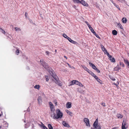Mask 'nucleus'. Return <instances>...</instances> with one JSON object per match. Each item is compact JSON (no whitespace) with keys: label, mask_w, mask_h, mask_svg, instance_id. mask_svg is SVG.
Returning a JSON list of instances; mask_svg holds the SVG:
<instances>
[{"label":"nucleus","mask_w":129,"mask_h":129,"mask_svg":"<svg viewBox=\"0 0 129 129\" xmlns=\"http://www.w3.org/2000/svg\"><path fill=\"white\" fill-rule=\"evenodd\" d=\"M57 52V50H56V49L55 50V52Z\"/></svg>","instance_id":"13d9d810"},{"label":"nucleus","mask_w":129,"mask_h":129,"mask_svg":"<svg viewBox=\"0 0 129 129\" xmlns=\"http://www.w3.org/2000/svg\"><path fill=\"white\" fill-rule=\"evenodd\" d=\"M54 103L55 104V106H57V102H56V101H54Z\"/></svg>","instance_id":"de8ad7c7"},{"label":"nucleus","mask_w":129,"mask_h":129,"mask_svg":"<svg viewBox=\"0 0 129 129\" xmlns=\"http://www.w3.org/2000/svg\"><path fill=\"white\" fill-rule=\"evenodd\" d=\"M79 82L77 80H75V84L76 85H78V83H79Z\"/></svg>","instance_id":"c03bdc74"},{"label":"nucleus","mask_w":129,"mask_h":129,"mask_svg":"<svg viewBox=\"0 0 129 129\" xmlns=\"http://www.w3.org/2000/svg\"><path fill=\"white\" fill-rule=\"evenodd\" d=\"M101 46L102 51L104 52L105 54L106 53V52L107 54V52H107V50L105 49V48L103 45H101Z\"/></svg>","instance_id":"1a4fd4ad"},{"label":"nucleus","mask_w":129,"mask_h":129,"mask_svg":"<svg viewBox=\"0 0 129 129\" xmlns=\"http://www.w3.org/2000/svg\"><path fill=\"white\" fill-rule=\"evenodd\" d=\"M98 119H96L95 121L94 122V123L93 124V127L95 126H97L99 124H98Z\"/></svg>","instance_id":"4468645a"},{"label":"nucleus","mask_w":129,"mask_h":129,"mask_svg":"<svg viewBox=\"0 0 129 129\" xmlns=\"http://www.w3.org/2000/svg\"><path fill=\"white\" fill-rule=\"evenodd\" d=\"M93 34H94L95 35V36L96 37H97V38H99V39L100 38V37L99 36L98 34H97L95 32V34L94 33Z\"/></svg>","instance_id":"ea45409f"},{"label":"nucleus","mask_w":129,"mask_h":129,"mask_svg":"<svg viewBox=\"0 0 129 129\" xmlns=\"http://www.w3.org/2000/svg\"><path fill=\"white\" fill-rule=\"evenodd\" d=\"M95 129H101V126L98 125L93 127Z\"/></svg>","instance_id":"6ab92c4d"},{"label":"nucleus","mask_w":129,"mask_h":129,"mask_svg":"<svg viewBox=\"0 0 129 129\" xmlns=\"http://www.w3.org/2000/svg\"><path fill=\"white\" fill-rule=\"evenodd\" d=\"M84 121L86 124V125L87 126H90V125L89 123V121L88 119L87 118H84L83 119Z\"/></svg>","instance_id":"423d86ee"},{"label":"nucleus","mask_w":129,"mask_h":129,"mask_svg":"<svg viewBox=\"0 0 129 129\" xmlns=\"http://www.w3.org/2000/svg\"><path fill=\"white\" fill-rule=\"evenodd\" d=\"M110 61L113 62H115V60L114 58L113 57L112 59H110Z\"/></svg>","instance_id":"72a5a7b5"},{"label":"nucleus","mask_w":129,"mask_h":129,"mask_svg":"<svg viewBox=\"0 0 129 129\" xmlns=\"http://www.w3.org/2000/svg\"><path fill=\"white\" fill-rule=\"evenodd\" d=\"M124 61L125 63L127 65V66H128L129 68V62L127 60L125 59H124Z\"/></svg>","instance_id":"f3484780"},{"label":"nucleus","mask_w":129,"mask_h":129,"mask_svg":"<svg viewBox=\"0 0 129 129\" xmlns=\"http://www.w3.org/2000/svg\"><path fill=\"white\" fill-rule=\"evenodd\" d=\"M15 30L16 31L19 30V31H21V29L19 28H18L17 27H15Z\"/></svg>","instance_id":"4c0bfd02"},{"label":"nucleus","mask_w":129,"mask_h":129,"mask_svg":"<svg viewBox=\"0 0 129 129\" xmlns=\"http://www.w3.org/2000/svg\"><path fill=\"white\" fill-rule=\"evenodd\" d=\"M108 57H109V60H110V59H112V56L110 55L108 52H107V54Z\"/></svg>","instance_id":"7c9ffc66"},{"label":"nucleus","mask_w":129,"mask_h":129,"mask_svg":"<svg viewBox=\"0 0 129 129\" xmlns=\"http://www.w3.org/2000/svg\"><path fill=\"white\" fill-rule=\"evenodd\" d=\"M117 25L118 27L122 29L123 28L122 25L120 23H118L117 24Z\"/></svg>","instance_id":"a878e982"},{"label":"nucleus","mask_w":129,"mask_h":129,"mask_svg":"<svg viewBox=\"0 0 129 129\" xmlns=\"http://www.w3.org/2000/svg\"><path fill=\"white\" fill-rule=\"evenodd\" d=\"M56 114L55 113H54L53 118L54 119H58L61 118L62 117V113L59 109H57L56 110Z\"/></svg>","instance_id":"f257e3e1"},{"label":"nucleus","mask_w":129,"mask_h":129,"mask_svg":"<svg viewBox=\"0 0 129 129\" xmlns=\"http://www.w3.org/2000/svg\"><path fill=\"white\" fill-rule=\"evenodd\" d=\"M1 128V127H0V129Z\"/></svg>","instance_id":"680f3d73"},{"label":"nucleus","mask_w":129,"mask_h":129,"mask_svg":"<svg viewBox=\"0 0 129 129\" xmlns=\"http://www.w3.org/2000/svg\"><path fill=\"white\" fill-rule=\"evenodd\" d=\"M66 107L68 108H70L71 107V102H68L66 105Z\"/></svg>","instance_id":"ddd939ff"},{"label":"nucleus","mask_w":129,"mask_h":129,"mask_svg":"<svg viewBox=\"0 0 129 129\" xmlns=\"http://www.w3.org/2000/svg\"><path fill=\"white\" fill-rule=\"evenodd\" d=\"M89 28L92 33H93V34H95V32L94 31L93 29L91 26H90V27Z\"/></svg>","instance_id":"393cba45"},{"label":"nucleus","mask_w":129,"mask_h":129,"mask_svg":"<svg viewBox=\"0 0 129 129\" xmlns=\"http://www.w3.org/2000/svg\"><path fill=\"white\" fill-rule=\"evenodd\" d=\"M0 29L2 30L1 32H2V33L3 34H5L6 32L2 28H0Z\"/></svg>","instance_id":"58836bf2"},{"label":"nucleus","mask_w":129,"mask_h":129,"mask_svg":"<svg viewBox=\"0 0 129 129\" xmlns=\"http://www.w3.org/2000/svg\"><path fill=\"white\" fill-rule=\"evenodd\" d=\"M93 77H94L96 80L98 78V77L95 75Z\"/></svg>","instance_id":"09e8293b"},{"label":"nucleus","mask_w":129,"mask_h":129,"mask_svg":"<svg viewBox=\"0 0 129 129\" xmlns=\"http://www.w3.org/2000/svg\"><path fill=\"white\" fill-rule=\"evenodd\" d=\"M89 64L90 65V66L92 67V68L94 70H95L97 68L91 62H89Z\"/></svg>","instance_id":"9d476101"},{"label":"nucleus","mask_w":129,"mask_h":129,"mask_svg":"<svg viewBox=\"0 0 129 129\" xmlns=\"http://www.w3.org/2000/svg\"><path fill=\"white\" fill-rule=\"evenodd\" d=\"M66 112L70 116H73L72 113V112L69 111L68 110H66Z\"/></svg>","instance_id":"2eb2a0df"},{"label":"nucleus","mask_w":129,"mask_h":129,"mask_svg":"<svg viewBox=\"0 0 129 129\" xmlns=\"http://www.w3.org/2000/svg\"><path fill=\"white\" fill-rule=\"evenodd\" d=\"M49 104L51 112L54 113L55 110L54 106L50 102H49Z\"/></svg>","instance_id":"20e7f679"},{"label":"nucleus","mask_w":129,"mask_h":129,"mask_svg":"<svg viewBox=\"0 0 129 129\" xmlns=\"http://www.w3.org/2000/svg\"><path fill=\"white\" fill-rule=\"evenodd\" d=\"M40 62L41 65L45 69L48 71L50 70V69L49 68L48 65L47 63L44 62V60H40Z\"/></svg>","instance_id":"7ed1b4c3"},{"label":"nucleus","mask_w":129,"mask_h":129,"mask_svg":"<svg viewBox=\"0 0 129 129\" xmlns=\"http://www.w3.org/2000/svg\"><path fill=\"white\" fill-rule=\"evenodd\" d=\"M111 79L113 81H115V79L114 78H111Z\"/></svg>","instance_id":"603ef678"},{"label":"nucleus","mask_w":129,"mask_h":129,"mask_svg":"<svg viewBox=\"0 0 129 129\" xmlns=\"http://www.w3.org/2000/svg\"><path fill=\"white\" fill-rule=\"evenodd\" d=\"M111 2L113 4V3H114L113 1L112 0H111Z\"/></svg>","instance_id":"4d7b16f0"},{"label":"nucleus","mask_w":129,"mask_h":129,"mask_svg":"<svg viewBox=\"0 0 129 129\" xmlns=\"http://www.w3.org/2000/svg\"><path fill=\"white\" fill-rule=\"evenodd\" d=\"M128 127V125L126 121L123 120L122 125V129H126Z\"/></svg>","instance_id":"39448f33"},{"label":"nucleus","mask_w":129,"mask_h":129,"mask_svg":"<svg viewBox=\"0 0 129 129\" xmlns=\"http://www.w3.org/2000/svg\"><path fill=\"white\" fill-rule=\"evenodd\" d=\"M88 73H89L93 77L95 75L93 73V72L90 71H89L88 72Z\"/></svg>","instance_id":"2f4dec72"},{"label":"nucleus","mask_w":129,"mask_h":129,"mask_svg":"<svg viewBox=\"0 0 129 129\" xmlns=\"http://www.w3.org/2000/svg\"><path fill=\"white\" fill-rule=\"evenodd\" d=\"M101 105H102L104 107H105L106 106L105 104L104 103H102Z\"/></svg>","instance_id":"8fccbe9b"},{"label":"nucleus","mask_w":129,"mask_h":129,"mask_svg":"<svg viewBox=\"0 0 129 129\" xmlns=\"http://www.w3.org/2000/svg\"><path fill=\"white\" fill-rule=\"evenodd\" d=\"M46 81H48L49 80V79L48 78H47L46 77Z\"/></svg>","instance_id":"864d4df0"},{"label":"nucleus","mask_w":129,"mask_h":129,"mask_svg":"<svg viewBox=\"0 0 129 129\" xmlns=\"http://www.w3.org/2000/svg\"><path fill=\"white\" fill-rule=\"evenodd\" d=\"M38 103L39 104H40V103L42 102L41 97V96H39L38 99Z\"/></svg>","instance_id":"dca6fc26"},{"label":"nucleus","mask_w":129,"mask_h":129,"mask_svg":"<svg viewBox=\"0 0 129 129\" xmlns=\"http://www.w3.org/2000/svg\"><path fill=\"white\" fill-rule=\"evenodd\" d=\"M68 39L70 42L74 44H76V43H77V42H76L70 38L69 37L68 38Z\"/></svg>","instance_id":"9b49d317"},{"label":"nucleus","mask_w":129,"mask_h":129,"mask_svg":"<svg viewBox=\"0 0 129 129\" xmlns=\"http://www.w3.org/2000/svg\"><path fill=\"white\" fill-rule=\"evenodd\" d=\"M19 53V50L18 49H17L16 51V53L17 55H18Z\"/></svg>","instance_id":"37998d69"},{"label":"nucleus","mask_w":129,"mask_h":129,"mask_svg":"<svg viewBox=\"0 0 129 129\" xmlns=\"http://www.w3.org/2000/svg\"><path fill=\"white\" fill-rule=\"evenodd\" d=\"M48 126L49 129H53V128L50 124H48Z\"/></svg>","instance_id":"473e14b6"},{"label":"nucleus","mask_w":129,"mask_h":129,"mask_svg":"<svg viewBox=\"0 0 129 129\" xmlns=\"http://www.w3.org/2000/svg\"><path fill=\"white\" fill-rule=\"evenodd\" d=\"M79 3H80L83 5L84 6H87L88 5L85 2V1L84 0L81 1H80Z\"/></svg>","instance_id":"6e6552de"},{"label":"nucleus","mask_w":129,"mask_h":129,"mask_svg":"<svg viewBox=\"0 0 129 129\" xmlns=\"http://www.w3.org/2000/svg\"><path fill=\"white\" fill-rule=\"evenodd\" d=\"M96 80L100 84H102V81L100 80L99 78H98Z\"/></svg>","instance_id":"c85d7f7f"},{"label":"nucleus","mask_w":129,"mask_h":129,"mask_svg":"<svg viewBox=\"0 0 129 129\" xmlns=\"http://www.w3.org/2000/svg\"><path fill=\"white\" fill-rule=\"evenodd\" d=\"M64 58H66V59H67V58L66 56H64Z\"/></svg>","instance_id":"6e6d98bb"},{"label":"nucleus","mask_w":129,"mask_h":129,"mask_svg":"<svg viewBox=\"0 0 129 129\" xmlns=\"http://www.w3.org/2000/svg\"><path fill=\"white\" fill-rule=\"evenodd\" d=\"M82 67L85 70L87 71L88 73L90 71L86 67L84 66H82Z\"/></svg>","instance_id":"aec40b11"},{"label":"nucleus","mask_w":129,"mask_h":129,"mask_svg":"<svg viewBox=\"0 0 129 129\" xmlns=\"http://www.w3.org/2000/svg\"><path fill=\"white\" fill-rule=\"evenodd\" d=\"M52 76L55 80V83L57 84L58 86H62L61 82L60 81L57 75H54L53 74V75H52Z\"/></svg>","instance_id":"f03ea898"},{"label":"nucleus","mask_w":129,"mask_h":129,"mask_svg":"<svg viewBox=\"0 0 129 129\" xmlns=\"http://www.w3.org/2000/svg\"><path fill=\"white\" fill-rule=\"evenodd\" d=\"M27 13L26 12H25V17L27 18Z\"/></svg>","instance_id":"3c124183"},{"label":"nucleus","mask_w":129,"mask_h":129,"mask_svg":"<svg viewBox=\"0 0 129 129\" xmlns=\"http://www.w3.org/2000/svg\"><path fill=\"white\" fill-rule=\"evenodd\" d=\"M122 21L123 23H125L126 22L127 20L126 18H123L122 19Z\"/></svg>","instance_id":"a211bd4d"},{"label":"nucleus","mask_w":129,"mask_h":129,"mask_svg":"<svg viewBox=\"0 0 129 129\" xmlns=\"http://www.w3.org/2000/svg\"><path fill=\"white\" fill-rule=\"evenodd\" d=\"M62 124L64 126L67 127H70V125L67 123H66V121H63L62 122Z\"/></svg>","instance_id":"0eeeda50"},{"label":"nucleus","mask_w":129,"mask_h":129,"mask_svg":"<svg viewBox=\"0 0 129 129\" xmlns=\"http://www.w3.org/2000/svg\"><path fill=\"white\" fill-rule=\"evenodd\" d=\"M75 84V80H74L71 81L70 83V86L72 85H74Z\"/></svg>","instance_id":"b1692460"},{"label":"nucleus","mask_w":129,"mask_h":129,"mask_svg":"<svg viewBox=\"0 0 129 129\" xmlns=\"http://www.w3.org/2000/svg\"><path fill=\"white\" fill-rule=\"evenodd\" d=\"M63 36L65 38L67 39H68V38H69L68 36H67L66 34H63Z\"/></svg>","instance_id":"e433bc0d"},{"label":"nucleus","mask_w":129,"mask_h":129,"mask_svg":"<svg viewBox=\"0 0 129 129\" xmlns=\"http://www.w3.org/2000/svg\"><path fill=\"white\" fill-rule=\"evenodd\" d=\"M120 65L122 66V67H124V64L122 62H119Z\"/></svg>","instance_id":"f704fd0d"},{"label":"nucleus","mask_w":129,"mask_h":129,"mask_svg":"<svg viewBox=\"0 0 129 129\" xmlns=\"http://www.w3.org/2000/svg\"><path fill=\"white\" fill-rule=\"evenodd\" d=\"M121 68L119 67V65L118 64L117 66L114 68V70L116 71H118L119 70L121 69Z\"/></svg>","instance_id":"f8f14e48"},{"label":"nucleus","mask_w":129,"mask_h":129,"mask_svg":"<svg viewBox=\"0 0 129 129\" xmlns=\"http://www.w3.org/2000/svg\"><path fill=\"white\" fill-rule=\"evenodd\" d=\"M112 33L113 35H116L117 34V32L116 30H114L112 31Z\"/></svg>","instance_id":"5701e85b"},{"label":"nucleus","mask_w":129,"mask_h":129,"mask_svg":"<svg viewBox=\"0 0 129 129\" xmlns=\"http://www.w3.org/2000/svg\"><path fill=\"white\" fill-rule=\"evenodd\" d=\"M128 56L129 57V53H128Z\"/></svg>","instance_id":"052dcab7"},{"label":"nucleus","mask_w":129,"mask_h":129,"mask_svg":"<svg viewBox=\"0 0 129 129\" xmlns=\"http://www.w3.org/2000/svg\"><path fill=\"white\" fill-rule=\"evenodd\" d=\"M45 53L46 54V55H47L48 56H49V55L50 52L48 51H46L45 52Z\"/></svg>","instance_id":"a19ab883"},{"label":"nucleus","mask_w":129,"mask_h":129,"mask_svg":"<svg viewBox=\"0 0 129 129\" xmlns=\"http://www.w3.org/2000/svg\"><path fill=\"white\" fill-rule=\"evenodd\" d=\"M117 116L118 118H121L123 117V116L120 114H117Z\"/></svg>","instance_id":"412c9836"},{"label":"nucleus","mask_w":129,"mask_h":129,"mask_svg":"<svg viewBox=\"0 0 129 129\" xmlns=\"http://www.w3.org/2000/svg\"><path fill=\"white\" fill-rule=\"evenodd\" d=\"M40 86L39 85H36L34 86V88H35L39 90L40 89Z\"/></svg>","instance_id":"bb28decb"},{"label":"nucleus","mask_w":129,"mask_h":129,"mask_svg":"<svg viewBox=\"0 0 129 129\" xmlns=\"http://www.w3.org/2000/svg\"><path fill=\"white\" fill-rule=\"evenodd\" d=\"M95 70H96V71L98 73L100 72V71L97 68Z\"/></svg>","instance_id":"49530a36"},{"label":"nucleus","mask_w":129,"mask_h":129,"mask_svg":"<svg viewBox=\"0 0 129 129\" xmlns=\"http://www.w3.org/2000/svg\"><path fill=\"white\" fill-rule=\"evenodd\" d=\"M117 127H114V128H112V129H117Z\"/></svg>","instance_id":"5fc2aeb1"},{"label":"nucleus","mask_w":129,"mask_h":129,"mask_svg":"<svg viewBox=\"0 0 129 129\" xmlns=\"http://www.w3.org/2000/svg\"><path fill=\"white\" fill-rule=\"evenodd\" d=\"M2 114H0V117L1 116V115H2Z\"/></svg>","instance_id":"bf43d9fd"},{"label":"nucleus","mask_w":129,"mask_h":129,"mask_svg":"<svg viewBox=\"0 0 129 129\" xmlns=\"http://www.w3.org/2000/svg\"><path fill=\"white\" fill-rule=\"evenodd\" d=\"M108 57H109V60H110V59H112V56L110 55L108 52H107V54Z\"/></svg>","instance_id":"c756f323"},{"label":"nucleus","mask_w":129,"mask_h":129,"mask_svg":"<svg viewBox=\"0 0 129 129\" xmlns=\"http://www.w3.org/2000/svg\"><path fill=\"white\" fill-rule=\"evenodd\" d=\"M78 84H79L78 85L79 86L81 87H83V85L80 82H79Z\"/></svg>","instance_id":"79ce46f5"},{"label":"nucleus","mask_w":129,"mask_h":129,"mask_svg":"<svg viewBox=\"0 0 129 129\" xmlns=\"http://www.w3.org/2000/svg\"><path fill=\"white\" fill-rule=\"evenodd\" d=\"M113 4L114 5V6L116 7L117 8H118L120 11V9L119 6L116 4L115 3H113Z\"/></svg>","instance_id":"cd10ccee"},{"label":"nucleus","mask_w":129,"mask_h":129,"mask_svg":"<svg viewBox=\"0 0 129 129\" xmlns=\"http://www.w3.org/2000/svg\"><path fill=\"white\" fill-rule=\"evenodd\" d=\"M41 127L43 129H48L43 123H42L41 125Z\"/></svg>","instance_id":"4be33fe9"},{"label":"nucleus","mask_w":129,"mask_h":129,"mask_svg":"<svg viewBox=\"0 0 129 129\" xmlns=\"http://www.w3.org/2000/svg\"><path fill=\"white\" fill-rule=\"evenodd\" d=\"M85 22L86 24L89 27H90V26H91L88 23L87 21H85Z\"/></svg>","instance_id":"a18cd8bd"},{"label":"nucleus","mask_w":129,"mask_h":129,"mask_svg":"<svg viewBox=\"0 0 129 129\" xmlns=\"http://www.w3.org/2000/svg\"><path fill=\"white\" fill-rule=\"evenodd\" d=\"M75 3H79L80 1L79 0H72Z\"/></svg>","instance_id":"c9c22d12"}]
</instances>
